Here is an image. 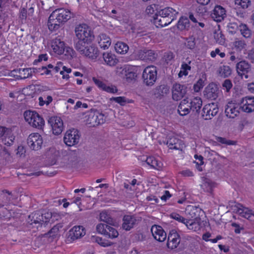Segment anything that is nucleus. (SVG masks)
<instances>
[{
    "instance_id": "nucleus-38",
    "label": "nucleus",
    "mask_w": 254,
    "mask_h": 254,
    "mask_svg": "<svg viewBox=\"0 0 254 254\" xmlns=\"http://www.w3.org/2000/svg\"><path fill=\"white\" fill-rule=\"evenodd\" d=\"M205 92L208 98L215 99L217 96L218 88L216 85L210 84L206 88Z\"/></svg>"
},
{
    "instance_id": "nucleus-60",
    "label": "nucleus",
    "mask_w": 254,
    "mask_h": 254,
    "mask_svg": "<svg viewBox=\"0 0 254 254\" xmlns=\"http://www.w3.org/2000/svg\"><path fill=\"white\" fill-rule=\"evenodd\" d=\"M48 60V55L47 54L40 55L38 58L33 62L34 64H37L43 61H47Z\"/></svg>"
},
{
    "instance_id": "nucleus-11",
    "label": "nucleus",
    "mask_w": 254,
    "mask_h": 254,
    "mask_svg": "<svg viewBox=\"0 0 254 254\" xmlns=\"http://www.w3.org/2000/svg\"><path fill=\"white\" fill-rule=\"evenodd\" d=\"M41 90L42 92L38 98V104L41 107L48 106L53 102L55 94L48 87H44Z\"/></svg>"
},
{
    "instance_id": "nucleus-4",
    "label": "nucleus",
    "mask_w": 254,
    "mask_h": 254,
    "mask_svg": "<svg viewBox=\"0 0 254 254\" xmlns=\"http://www.w3.org/2000/svg\"><path fill=\"white\" fill-rule=\"evenodd\" d=\"M75 33L79 40L77 43L81 42V45L90 43L94 38L91 28L85 24L77 25L75 28Z\"/></svg>"
},
{
    "instance_id": "nucleus-57",
    "label": "nucleus",
    "mask_w": 254,
    "mask_h": 254,
    "mask_svg": "<svg viewBox=\"0 0 254 254\" xmlns=\"http://www.w3.org/2000/svg\"><path fill=\"white\" fill-rule=\"evenodd\" d=\"M35 73H39L42 75H47L51 74V70L48 69L46 66H42L41 68H35Z\"/></svg>"
},
{
    "instance_id": "nucleus-54",
    "label": "nucleus",
    "mask_w": 254,
    "mask_h": 254,
    "mask_svg": "<svg viewBox=\"0 0 254 254\" xmlns=\"http://www.w3.org/2000/svg\"><path fill=\"white\" fill-rule=\"evenodd\" d=\"M71 69L67 67H63V69L60 72L61 75H62V78L65 80H68L69 78V74L71 72Z\"/></svg>"
},
{
    "instance_id": "nucleus-10",
    "label": "nucleus",
    "mask_w": 254,
    "mask_h": 254,
    "mask_svg": "<svg viewBox=\"0 0 254 254\" xmlns=\"http://www.w3.org/2000/svg\"><path fill=\"white\" fill-rule=\"evenodd\" d=\"M80 134L78 130L72 128L67 130L64 136V141L66 145L72 146L78 143Z\"/></svg>"
},
{
    "instance_id": "nucleus-24",
    "label": "nucleus",
    "mask_w": 254,
    "mask_h": 254,
    "mask_svg": "<svg viewBox=\"0 0 254 254\" xmlns=\"http://www.w3.org/2000/svg\"><path fill=\"white\" fill-rule=\"evenodd\" d=\"M211 16L215 21L220 22L226 16V11L222 6L216 5L212 10Z\"/></svg>"
},
{
    "instance_id": "nucleus-32",
    "label": "nucleus",
    "mask_w": 254,
    "mask_h": 254,
    "mask_svg": "<svg viewBox=\"0 0 254 254\" xmlns=\"http://www.w3.org/2000/svg\"><path fill=\"white\" fill-rule=\"evenodd\" d=\"M153 17V23L157 27H165L171 23V20L168 21L166 18L161 15L159 12L155 14Z\"/></svg>"
},
{
    "instance_id": "nucleus-1",
    "label": "nucleus",
    "mask_w": 254,
    "mask_h": 254,
    "mask_svg": "<svg viewBox=\"0 0 254 254\" xmlns=\"http://www.w3.org/2000/svg\"><path fill=\"white\" fill-rule=\"evenodd\" d=\"M50 50L51 55L60 56L64 60H70L75 54L71 47L58 37L51 40L50 43Z\"/></svg>"
},
{
    "instance_id": "nucleus-63",
    "label": "nucleus",
    "mask_w": 254,
    "mask_h": 254,
    "mask_svg": "<svg viewBox=\"0 0 254 254\" xmlns=\"http://www.w3.org/2000/svg\"><path fill=\"white\" fill-rule=\"evenodd\" d=\"M222 86L224 89L228 92L232 87V83L230 80L226 79L223 83Z\"/></svg>"
},
{
    "instance_id": "nucleus-53",
    "label": "nucleus",
    "mask_w": 254,
    "mask_h": 254,
    "mask_svg": "<svg viewBox=\"0 0 254 254\" xmlns=\"http://www.w3.org/2000/svg\"><path fill=\"white\" fill-rule=\"evenodd\" d=\"M170 218L173 219L179 222L182 223L184 224H185L187 219L185 218L180 214L177 212H172L170 215Z\"/></svg>"
},
{
    "instance_id": "nucleus-20",
    "label": "nucleus",
    "mask_w": 254,
    "mask_h": 254,
    "mask_svg": "<svg viewBox=\"0 0 254 254\" xmlns=\"http://www.w3.org/2000/svg\"><path fill=\"white\" fill-rule=\"evenodd\" d=\"M181 241L179 234L176 230L170 231L168 237L167 246L168 249L174 250L178 247Z\"/></svg>"
},
{
    "instance_id": "nucleus-34",
    "label": "nucleus",
    "mask_w": 254,
    "mask_h": 254,
    "mask_svg": "<svg viewBox=\"0 0 254 254\" xmlns=\"http://www.w3.org/2000/svg\"><path fill=\"white\" fill-rule=\"evenodd\" d=\"M188 98L183 99L178 107V112L180 115L182 116L188 115L191 109L189 107Z\"/></svg>"
},
{
    "instance_id": "nucleus-58",
    "label": "nucleus",
    "mask_w": 254,
    "mask_h": 254,
    "mask_svg": "<svg viewBox=\"0 0 254 254\" xmlns=\"http://www.w3.org/2000/svg\"><path fill=\"white\" fill-rule=\"evenodd\" d=\"M186 46L190 49H193L195 47V39L193 36L189 37L187 39Z\"/></svg>"
},
{
    "instance_id": "nucleus-21",
    "label": "nucleus",
    "mask_w": 254,
    "mask_h": 254,
    "mask_svg": "<svg viewBox=\"0 0 254 254\" xmlns=\"http://www.w3.org/2000/svg\"><path fill=\"white\" fill-rule=\"evenodd\" d=\"M52 13L61 24L66 22L71 18V12L67 9L58 8L54 10Z\"/></svg>"
},
{
    "instance_id": "nucleus-26",
    "label": "nucleus",
    "mask_w": 254,
    "mask_h": 254,
    "mask_svg": "<svg viewBox=\"0 0 254 254\" xmlns=\"http://www.w3.org/2000/svg\"><path fill=\"white\" fill-rule=\"evenodd\" d=\"M188 98L189 107L193 112L196 113L200 110L202 104L201 99L198 96H190Z\"/></svg>"
},
{
    "instance_id": "nucleus-50",
    "label": "nucleus",
    "mask_w": 254,
    "mask_h": 254,
    "mask_svg": "<svg viewBox=\"0 0 254 254\" xmlns=\"http://www.w3.org/2000/svg\"><path fill=\"white\" fill-rule=\"evenodd\" d=\"M191 67L187 64L184 63L182 64L181 70L179 73V76L181 77L188 74L189 71L190 70Z\"/></svg>"
},
{
    "instance_id": "nucleus-31",
    "label": "nucleus",
    "mask_w": 254,
    "mask_h": 254,
    "mask_svg": "<svg viewBox=\"0 0 254 254\" xmlns=\"http://www.w3.org/2000/svg\"><path fill=\"white\" fill-rule=\"evenodd\" d=\"M61 23L57 20V17L52 12L50 15L47 22V26L51 31H54L58 30L61 26Z\"/></svg>"
},
{
    "instance_id": "nucleus-35",
    "label": "nucleus",
    "mask_w": 254,
    "mask_h": 254,
    "mask_svg": "<svg viewBox=\"0 0 254 254\" xmlns=\"http://www.w3.org/2000/svg\"><path fill=\"white\" fill-rule=\"evenodd\" d=\"M146 162L147 165L155 169H160L162 166L163 164L160 160L159 158L154 156H150L146 158Z\"/></svg>"
},
{
    "instance_id": "nucleus-52",
    "label": "nucleus",
    "mask_w": 254,
    "mask_h": 254,
    "mask_svg": "<svg viewBox=\"0 0 254 254\" xmlns=\"http://www.w3.org/2000/svg\"><path fill=\"white\" fill-rule=\"evenodd\" d=\"M206 80L205 77H202L200 78L197 82L194 84L193 86L194 90L195 92L199 91L204 86L205 81Z\"/></svg>"
},
{
    "instance_id": "nucleus-27",
    "label": "nucleus",
    "mask_w": 254,
    "mask_h": 254,
    "mask_svg": "<svg viewBox=\"0 0 254 254\" xmlns=\"http://www.w3.org/2000/svg\"><path fill=\"white\" fill-rule=\"evenodd\" d=\"M92 80L99 88L108 93H115L118 91L116 86L112 85L106 84L96 77H93Z\"/></svg>"
},
{
    "instance_id": "nucleus-9",
    "label": "nucleus",
    "mask_w": 254,
    "mask_h": 254,
    "mask_svg": "<svg viewBox=\"0 0 254 254\" xmlns=\"http://www.w3.org/2000/svg\"><path fill=\"white\" fill-rule=\"evenodd\" d=\"M27 141L29 148L35 151L41 149L43 144V139L42 135L36 132L29 134Z\"/></svg>"
},
{
    "instance_id": "nucleus-14",
    "label": "nucleus",
    "mask_w": 254,
    "mask_h": 254,
    "mask_svg": "<svg viewBox=\"0 0 254 254\" xmlns=\"http://www.w3.org/2000/svg\"><path fill=\"white\" fill-rule=\"evenodd\" d=\"M48 123L52 128L53 133L58 135L61 134L64 129V123L62 119L58 116H53L49 118Z\"/></svg>"
},
{
    "instance_id": "nucleus-48",
    "label": "nucleus",
    "mask_w": 254,
    "mask_h": 254,
    "mask_svg": "<svg viewBox=\"0 0 254 254\" xmlns=\"http://www.w3.org/2000/svg\"><path fill=\"white\" fill-rule=\"evenodd\" d=\"M205 156H206L209 160H216L218 159L219 155L217 152L211 150L209 148H205L204 151Z\"/></svg>"
},
{
    "instance_id": "nucleus-37",
    "label": "nucleus",
    "mask_w": 254,
    "mask_h": 254,
    "mask_svg": "<svg viewBox=\"0 0 254 254\" xmlns=\"http://www.w3.org/2000/svg\"><path fill=\"white\" fill-rule=\"evenodd\" d=\"M138 58L142 60H152L155 58L153 51L143 50L138 52Z\"/></svg>"
},
{
    "instance_id": "nucleus-19",
    "label": "nucleus",
    "mask_w": 254,
    "mask_h": 254,
    "mask_svg": "<svg viewBox=\"0 0 254 254\" xmlns=\"http://www.w3.org/2000/svg\"><path fill=\"white\" fill-rule=\"evenodd\" d=\"M187 92V88L185 85L175 83L172 89V98L174 100L178 101L186 94Z\"/></svg>"
},
{
    "instance_id": "nucleus-51",
    "label": "nucleus",
    "mask_w": 254,
    "mask_h": 254,
    "mask_svg": "<svg viewBox=\"0 0 254 254\" xmlns=\"http://www.w3.org/2000/svg\"><path fill=\"white\" fill-rule=\"evenodd\" d=\"M246 45V43L244 40H237L233 43L232 47L236 50L241 51L245 48Z\"/></svg>"
},
{
    "instance_id": "nucleus-8",
    "label": "nucleus",
    "mask_w": 254,
    "mask_h": 254,
    "mask_svg": "<svg viewBox=\"0 0 254 254\" xmlns=\"http://www.w3.org/2000/svg\"><path fill=\"white\" fill-rule=\"evenodd\" d=\"M157 69L154 66L146 67L142 73V79L144 83L147 86H152L157 79Z\"/></svg>"
},
{
    "instance_id": "nucleus-2",
    "label": "nucleus",
    "mask_w": 254,
    "mask_h": 254,
    "mask_svg": "<svg viewBox=\"0 0 254 254\" xmlns=\"http://www.w3.org/2000/svg\"><path fill=\"white\" fill-rule=\"evenodd\" d=\"M198 210V208L192 205L188 206L186 209L187 213L194 218L187 219L185 225L189 230L194 232L200 231L204 225V221L199 217H195Z\"/></svg>"
},
{
    "instance_id": "nucleus-17",
    "label": "nucleus",
    "mask_w": 254,
    "mask_h": 254,
    "mask_svg": "<svg viewBox=\"0 0 254 254\" xmlns=\"http://www.w3.org/2000/svg\"><path fill=\"white\" fill-rule=\"evenodd\" d=\"M125 69V78L128 82L135 81L141 71L140 67L137 66H128L126 67Z\"/></svg>"
},
{
    "instance_id": "nucleus-36",
    "label": "nucleus",
    "mask_w": 254,
    "mask_h": 254,
    "mask_svg": "<svg viewBox=\"0 0 254 254\" xmlns=\"http://www.w3.org/2000/svg\"><path fill=\"white\" fill-rule=\"evenodd\" d=\"M103 57L106 64L109 66H115L118 62L116 56L111 53H104Z\"/></svg>"
},
{
    "instance_id": "nucleus-62",
    "label": "nucleus",
    "mask_w": 254,
    "mask_h": 254,
    "mask_svg": "<svg viewBox=\"0 0 254 254\" xmlns=\"http://www.w3.org/2000/svg\"><path fill=\"white\" fill-rule=\"evenodd\" d=\"M42 219H40V221L42 222V223H47L50 221V219L52 218V214L50 212H46L41 215Z\"/></svg>"
},
{
    "instance_id": "nucleus-12",
    "label": "nucleus",
    "mask_w": 254,
    "mask_h": 254,
    "mask_svg": "<svg viewBox=\"0 0 254 254\" xmlns=\"http://www.w3.org/2000/svg\"><path fill=\"white\" fill-rule=\"evenodd\" d=\"M240 110V101L237 103L235 101L230 100L225 106V112L227 117L233 119L239 115Z\"/></svg>"
},
{
    "instance_id": "nucleus-42",
    "label": "nucleus",
    "mask_w": 254,
    "mask_h": 254,
    "mask_svg": "<svg viewBox=\"0 0 254 254\" xmlns=\"http://www.w3.org/2000/svg\"><path fill=\"white\" fill-rule=\"evenodd\" d=\"M129 49L128 45L123 42H118L115 45L116 52L120 54H126Z\"/></svg>"
},
{
    "instance_id": "nucleus-23",
    "label": "nucleus",
    "mask_w": 254,
    "mask_h": 254,
    "mask_svg": "<svg viewBox=\"0 0 254 254\" xmlns=\"http://www.w3.org/2000/svg\"><path fill=\"white\" fill-rule=\"evenodd\" d=\"M237 70L239 74L246 79L250 77L251 73V66L248 63L245 61H241L237 64Z\"/></svg>"
},
{
    "instance_id": "nucleus-59",
    "label": "nucleus",
    "mask_w": 254,
    "mask_h": 254,
    "mask_svg": "<svg viewBox=\"0 0 254 254\" xmlns=\"http://www.w3.org/2000/svg\"><path fill=\"white\" fill-rule=\"evenodd\" d=\"M228 30L229 33H233L239 29V25L235 22H230L228 25Z\"/></svg>"
},
{
    "instance_id": "nucleus-18",
    "label": "nucleus",
    "mask_w": 254,
    "mask_h": 254,
    "mask_svg": "<svg viewBox=\"0 0 254 254\" xmlns=\"http://www.w3.org/2000/svg\"><path fill=\"white\" fill-rule=\"evenodd\" d=\"M233 210L241 216L254 221V213L248 208L245 207L240 204H237L234 206Z\"/></svg>"
},
{
    "instance_id": "nucleus-5",
    "label": "nucleus",
    "mask_w": 254,
    "mask_h": 254,
    "mask_svg": "<svg viewBox=\"0 0 254 254\" xmlns=\"http://www.w3.org/2000/svg\"><path fill=\"white\" fill-rule=\"evenodd\" d=\"M75 48L81 54L92 60L96 59L99 55L98 49L89 43L81 45V42L76 43Z\"/></svg>"
},
{
    "instance_id": "nucleus-16",
    "label": "nucleus",
    "mask_w": 254,
    "mask_h": 254,
    "mask_svg": "<svg viewBox=\"0 0 254 254\" xmlns=\"http://www.w3.org/2000/svg\"><path fill=\"white\" fill-rule=\"evenodd\" d=\"M33 73H35V68H27L13 70L9 75L16 78L24 79L31 76Z\"/></svg>"
},
{
    "instance_id": "nucleus-56",
    "label": "nucleus",
    "mask_w": 254,
    "mask_h": 254,
    "mask_svg": "<svg viewBox=\"0 0 254 254\" xmlns=\"http://www.w3.org/2000/svg\"><path fill=\"white\" fill-rule=\"evenodd\" d=\"M108 225L99 223L97 224L96 226V232L101 235H104L106 229L107 228Z\"/></svg>"
},
{
    "instance_id": "nucleus-64",
    "label": "nucleus",
    "mask_w": 254,
    "mask_h": 254,
    "mask_svg": "<svg viewBox=\"0 0 254 254\" xmlns=\"http://www.w3.org/2000/svg\"><path fill=\"white\" fill-rule=\"evenodd\" d=\"M162 195L160 196L161 199L164 201H166L167 199L171 197L170 192L167 190H163Z\"/></svg>"
},
{
    "instance_id": "nucleus-44",
    "label": "nucleus",
    "mask_w": 254,
    "mask_h": 254,
    "mask_svg": "<svg viewBox=\"0 0 254 254\" xmlns=\"http://www.w3.org/2000/svg\"><path fill=\"white\" fill-rule=\"evenodd\" d=\"M234 4L236 9H245L251 5V1L250 0H235Z\"/></svg>"
},
{
    "instance_id": "nucleus-33",
    "label": "nucleus",
    "mask_w": 254,
    "mask_h": 254,
    "mask_svg": "<svg viewBox=\"0 0 254 254\" xmlns=\"http://www.w3.org/2000/svg\"><path fill=\"white\" fill-rule=\"evenodd\" d=\"M167 144L170 149L182 150L185 147L183 142L175 137L171 138L167 141Z\"/></svg>"
},
{
    "instance_id": "nucleus-29",
    "label": "nucleus",
    "mask_w": 254,
    "mask_h": 254,
    "mask_svg": "<svg viewBox=\"0 0 254 254\" xmlns=\"http://www.w3.org/2000/svg\"><path fill=\"white\" fill-rule=\"evenodd\" d=\"M97 43L100 47L103 49H108L111 45L110 37L105 33L99 34L97 37Z\"/></svg>"
},
{
    "instance_id": "nucleus-3",
    "label": "nucleus",
    "mask_w": 254,
    "mask_h": 254,
    "mask_svg": "<svg viewBox=\"0 0 254 254\" xmlns=\"http://www.w3.org/2000/svg\"><path fill=\"white\" fill-rule=\"evenodd\" d=\"M25 121L31 127L43 130L45 122L43 117L35 111L27 110L23 114Z\"/></svg>"
},
{
    "instance_id": "nucleus-28",
    "label": "nucleus",
    "mask_w": 254,
    "mask_h": 254,
    "mask_svg": "<svg viewBox=\"0 0 254 254\" xmlns=\"http://www.w3.org/2000/svg\"><path fill=\"white\" fill-rule=\"evenodd\" d=\"M158 12L168 21L171 20V23L176 19L178 14V11L171 7H166L159 10Z\"/></svg>"
},
{
    "instance_id": "nucleus-45",
    "label": "nucleus",
    "mask_w": 254,
    "mask_h": 254,
    "mask_svg": "<svg viewBox=\"0 0 254 254\" xmlns=\"http://www.w3.org/2000/svg\"><path fill=\"white\" fill-rule=\"evenodd\" d=\"M106 232L104 236L109 239H115L118 237L119 232L114 228L108 225L107 228L106 229Z\"/></svg>"
},
{
    "instance_id": "nucleus-39",
    "label": "nucleus",
    "mask_w": 254,
    "mask_h": 254,
    "mask_svg": "<svg viewBox=\"0 0 254 254\" xmlns=\"http://www.w3.org/2000/svg\"><path fill=\"white\" fill-rule=\"evenodd\" d=\"M217 73L222 78L229 77L232 73V69L228 65H223L220 66L217 69Z\"/></svg>"
},
{
    "instance_id": "nucleus-47",
    "label": "nucleus",
    "mask_w": 254,
    "mask_h": 254,
    "mask_svg": "<svg viewBox=\"0 0 254 254\" xmlns=\"http://www.w3.org/2000/svg\"><path fill=\"white\" fill-rule=\"evenodd\" d=\"M214 38L216 42L220 45H223L225 43V38L219 29L216 30L214 32Z\"/></svg>"
},
{
    "instance_id": "nucleus-43",
    "label": "nucleus",
    "mask_w": 254,
    "mask_h": 254,
    "mask_svg": "<svg viewBox=\"0 0 254 254\" xmlns=\"http://www.w3.org/2000/svg\"><path fill=\"white\" fill-rule=\"evenodd\" d=\"M239 30L241 34L246 38H250L252 35V31L249 26L244 23H240L239 25Z\"/></svg>"
},
{
    "instance_id": "nucleus-13",
    "label": "nucleus",
    "mask_w": 254,
    "mask_h": 254,
    "mask_svg": "<svg viewBox=\"0 0 254 254\" xmlns=\"http://www.w3.org/2000/svg\"><path fill=\"white\" fill-rule=\"evenodd\" d=\"M216 103H210L205 105L203 108L202 116L205 120H209L215 116L218 112Z\"/></svg>"
},
{
    "instance_id": "nucleus-22",
    "label": "nucleus",
    "mask_w": 254,
    "mask_h": 254,
    "mask_svg": "<svg viewBox=\"0 0 254 254\" xmlns=\"http://www.w3.org/2000/svg\"><path fill=\"white\" fill-rule=\"evenodd\" d=\"M68 233V239H70L68 241H72L84 236L86 231L82 226H75L69 230Z\"/></svg>"
},
{
    "instance_id": "nucleus-41",
    "label": "nucleus",
    "mask_w": 254,
    "mask_h": 254,
    "mask_svg": "<svg viewBox=\"0 0 254 254\" xmlns=\"http://www.w3.org/2000/svg\"><path fill=\"white\" fill-rule=\"evenodd\" d=\"M190 26L189 19L185 16H181L178 22L177 27L180 30L188 29Z\"/></svg>"
},
{
    "instance_id": "nucleus-61",
    "label": "nucleus",
    "mask_w": 254,
    "mask_h": 254,
    "mask_svg": "<svg viewBox=\"0 0 254 254\" xmlns=\"http://www.w3.org/2000/svg\"><path fill=\"white\" fill-rule=\"evenodd\" d=\"M110 100L114 101L120 104L122 106L125 105L127 103V100L126 98L123 97H113L110 99Z\"/></svg>"
},
{
    "instance_id": "nucleus-49",
    "label": "nucleus",
    "mask_w": 254,
    "mask_h": 254,
    "mask_svg": "<svg viewBox=\"0 0 254 254\" xmlns=\"http://www.w3.org/2000/svg\"><path fill=\"white\" fill-rule=\"evenodd\" d=\"M111 219V215L109 211H102L99 214V220L106 223H110Z\"/></svg>"
},
{
    "instance_id": "nucleus-6",
    "label": "nucleus",
    "mask_w": 254,
    "mask_h": 254,
    "mask_svg": "<svg viewBox=\"0 0 254 254\" xmlns=\"http://www.w3.org/2000/svg\"><path fill=\"white\" fill-rule=\"evenodd\" d=\"M105 121V115L96 110H92L87 112L84 119L85 123L89 127H95L102 124Z\"/></svg>"
},
{
    "instance_id": "nucleus-46",
    "label": "nucleus",
    "mask_w": 254,
    "mask_h": 254,
    "mask_svg": "<svg viewBox=\"0 0 254 254\" xmlns=\"http://www.w3.org/2000/svg\"><path fill=\"white\" fill-rule=\"evenodd\" d=\"M92 241L97 243L103 247H109L113 244V243L109 241L103 239L99 236H93L92 237Z\"/></svg>"
},
{
    "instance_id": "nucleus-55",
    "label": "nucleus",
    "mask_w": 254,
    "mask_h": 254,
    "mask_svg": "<svg viewBox=\"0 0 254 254\" xmlns=\"http://www.w3.org/2000/svg\"><path fill=\"white\" fill-rule=\"evenodd\" d=\"M15 151L16 155L17 157H23L25 156V155L26 148L24 145L22 144H19L17 146V147L15 149Z\"/></svg>"
},
{
    "instance_id": "nucleus-30",
    "label": "nucleus",
    "mask_w": 254,
    "mask_h": 254,
    "mask_svg": "<svg viewBox=\"0 0 254 254\" xmlns=\"http://www.w3.org/2000/svg\"><path fill=\"white\" fill-rule=\"evenodd\" d=\"M136 219L132 215H125L123 219L122 228L126 231L132 229L136 224Z\"/></svg>"
},
{
    "instance_id": "nucleus-40",
    "label": "nucleus",
    "mask_w": 254,
    "mask_h": 254,
    "mask_svg": "<svg viewBox=\"0 0 254 254\" xmlns=\"http://www.w3.org/2000/svg\"><path fill=\"white\" fill-rule=\"evenodd\" d=\"M200 187L204 192L211 193L214 188V184L210 180L205 179L203 180Z\"/></svg>"
},
{
    "instance_id": "nucleus-25",
    "label": "nucleus",
    "mask_w": 254,
    "mask_h": 254,
    "mask_svg": "<svg viewBox=\"0 0 254 254\" xmlns=\"http://www.w3.org/2000/svg\"><path fill=\"white\" fill-rule=\"evenodd\" d=\"M153 238L159 242H163L166 239V234L163 228L158 225H153L151 229Z\"/></svg>"
},
{
    "instance_id": "nucleus-7",
    "label": "nucleus",
    "mask_w": 254,
    "mask_h": 254,
    "mask_svg": "<svg viewBox=\"0 0 254 254\" xmlns=\"http://www.w3.org/2000/svg\"><path fill=\"white\" fill-rule=\"evenodd\" d=\"M15 135L12 129L4 126L0 125V140L6 146H11L14 143Z\"/></svg>"
},
{
    "instance_id": "nucleus-15",
    "label": "nucleus",
    "mask_w": 254,
    "mask_h": 254,
    "mask_svg": "<svg viewBox=\"0 0 254 254\" xmlns=\"http://www.w3.org/2000/svg\"><path fill=\"white\" fill-rule=\"evenodd\" d=\"M241 111L251 113L254 112V96H247L240 100Z\"/></svg>"
}]
</instances>
